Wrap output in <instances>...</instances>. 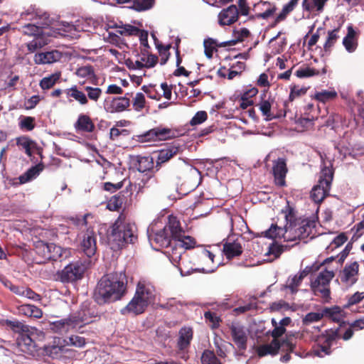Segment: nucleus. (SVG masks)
Masks as SVG:
<instances>
[{
    "instance_id": "f257e3e1",
    "label": "nucleus",
    "mask_w": 364,
    "mask_h": 364,
    "mask_svg": "<svg viewBox=\"0 0 364 364\" xmlns=\"http://www.w3.org/2000/svg\"><path fill=\"white\" fill-rule=\"evenodd\" d=\"M127 284L126 275L122 272L103 276L95 290V300L104 304L121 299L127 292Z\"/></svg>"
},
{
    "instance_id": "f03ea898",
    "label": "nucleus",
    "mask_w": 364,
    "mask_h": 364,
    "mask_svg": "<svg viewBox=\"0 0 364 364\" xmlns=\"http://www.w3.org/2000/svg\"><path fill=\"white\" fill-rule=\"evenodd\" d=\"M136 227L133 223L117 220L108 234V242L114 250L121 249L127 243H134L137 240Z\"/></svg>"
},
{
    "instance_id": "7ed1b4c3",
    "label": "nucleus",
    "mask_w": 364,
    "mask_h": 364,
    "mask_svg": "<svg viewBox=\"0 0 364 364\" xmlns=\"http://www.w3.org/2000/svg\"><path fill=\"white\" fill-rule=\"evenodd\" d=\"M149 230L148 232H149ZM180 234L179 220L176 217L171 215L166 225L154 233H149L151 245L156 250L161 247L168 248L174 237H178Z\"/></svg>"
},
{
    "instance_id": "20e7f679",
    "label": "nucleus",
    "mask_w": 364,
    "mask_h": 364,
    "mask_svg": "<svg viewBox=\"0 0 364 364\" xmlns=\"http://www.w3.org/2000/svg\"><path fill=\"white\" fill-rule=\"evenodd\" d=\"M333 172L331 164L322 168L318 183L316 185L311 192V198L316 203H320L328 195L331 184L333 180Z\"/></svg>"
},
{
    "instance_id": "39448f33",
    "label": "nucleus",
    "mask_w": 364,
    "mask_h": 364,
    "mask_svg": "<svg viewBox=\"0 0 364 364\" xmlns=\"http://www.w3.org/2000/svg\"><path fill=\"white\" fill-rule=\"evenodd\" d=\"M334 277L333 271L324 269L319 272L314 280L311 281V288L316 296L321 297L325 301L330 299V282Z\"/></svg>"
},
{
    "instance_id": "423d86ee",
    "label": "nucleus",
    "mask_w": 364,
    "mask_h": 364,
    "mask_svg": "<svg viewBox=\"0 0 364 364\" xmlns=\"http://www.w3.org/2000/svg\"><path fill=\"white\" fill-rule=\"evenodd\" d=\"M85 269L79 261L71 262L56 273L55 279L63 283L74 282L82 278Z\"/></svg>"
},
{
    "instance_id": "0eeeda50",
    "label": "nucleus",
    "mask_w": 364,
    "mask_h": 364,
    "mask_svg": "<svg viewBox=\"0 0 364 364\" xmlns=\"http://www.w3.org/2000/svg\"><path fill=\"white\" fill-rule=\"evenodd\" d=\"M36 248V252L47 260L67 258L71 255L70 249H63L54 243H45L41 241Z\"/></svg>"
},
{
    "instance_id": "6e6552de",
    "label": "nucleus",
    "mask_w": 364,
    "mask_h": 364,
    "mask_svg": "<svg viewBox=\"0 0 364 364\" xmlns=\"http://www.w3.org/2000/svg\"><path fill=\"white\" fill-rule=\"evenodd\" d=\"M90 321L83 316H72L68 318L55 321L51 323V328L55 332L63 333L80 326L82 323H88Z\"/></svg>"
},
{
    "instance_id": "1a4fd4ad",
    "label": "nucleus",
    "mask_w": 364,
    "mask_h": 364,
    "mask_svg": "<svg viewBox=\"0 0 364 364\" xmlns=\"http://www.w3.org/2000/svg\"><path fill=\"white\" fill-rule=\"evenodd\" d=\"M358 271L359 264L358 262L348 263L339 272L338 278L343 286L350 287L358 281Z\"/></svg>"
},
{
    "instance_id": "9d476101",
    "label": "nucleus",
    "mask_w": 364,
    "mask_h": 364,
    "mask_svg": "<svg viewBox=\"0 0 364 364\" xmlns=\"http://www.w3.org/2000/svg\"><path fill=\"white\" fill-rule=\"evenodd\" d=\"M135 294L149 306L154 301L156 290L149 282L140 279L137 284Z\"/></svg>"
},
{
    "instance_id": "9b49d317",
    "label": "nucleus",
    "mask_w": 364,
    "mask_h": 364,
    "mask_svg": "<svg viewBox=\"0 0 364 364\" xmlns=\"http://www.w3.org/2000/svg\"><path fill=\"white\" fill-rule=\"evenodd\" d=\"M281 346L282 345L277 339H273L270 343L259 346L257 351L259 357L267 355H274L277 354ZM282 346L289 351H293L294 348V345L288 341H284Z\"/></svg>"
},
{
    "instance_id": "f8f14e48",
    "label": "nucleus",
    "mask_w": 364,
    "mask_h": 364,
    "mask_svg": "<svg viewBox=\"0 0 364 364\" xmlns=\"http://www.w3.org/2000/svg\"><path fill=\"white\" fill-rule=\"evenodd\" d=\"M131 93L127 92L124 97H114L111 100H105V109L110 113L122 112L130 106L129 97Z\"/></svg>"
},
{
    "instance_id": "ddd939ff",
    "label": "nucleus",
    "mask_w": 364,
    "mask_h": 364,
    "mask_svg": "<svg viewBox=\"0 0 364 364\" xmlns=\"http://www.w3.org/2000/svg\"><path fill=\"white\" fill-rule=\"evenodd\" d=\"M80 249L84 254L91 257L97 251V236L92 230H87L82 236L80 242Z\"/></svg>"
},
{
    "instance_id": "4468645a",
    "label": "nucleus",
    "mask_w": 364,
    "mask_h": 364,
    "mask_svg": "<svg viewBox=\"0 0 364 364\" xmlns=\"http://www.w3.org/2000/svg\"><path fill=\"white\" fill-rule=\"evenodd\" d=\"M284 217L287 220V224L285 225V241H296V240L301 239L302 233L299 230L296 221H293L294 215L291 214L290 209L288 214L287 212H284Z\"/></svg>"
},
{
    "instance_id": "2eb2a0df",
    "label": "nucleus",
    "mask_w": 364,
    "mask_h": 364,
    "mask_svg": "<svg viewBox=\"0 0 364 364\" xmlns=\"http://www.w3.org/2000/svg\"><path fill=\"white\" fill-rule=\"evenodd\" d=\"M318 267H306L304 270L299 272L293 277H289L287 281L285 288L290 290L291 294L298 291V287L300 286L303 279L312 271H316Z\"/></svg>"
},
{
    "instance_id": "dca6fc26",
    "label": "nucleus",
    "mask_w": 364,
    "mask_h": 364,
    "mask_svg": "<svg viewBox=\"0 0 364 364\" xmlns=\"http://www.w3.org/2000/svg\"><path fill=\"white\" fill-rule=\"evenodd\" d=\"M231 336L235 345L240 349H245L247 341V334L244 326L239 323H232L230 326Z\"/></svg>"
},
{
    "instance_id": "f3484780",
    "label": "nucleus",
    "mask_w": 364,
    "mask_h": 364,
    "mask_svg": "<svg viewBox=\"0 0 364 364\" xmlns=\"http://www.w3.org/2000/svg\"><path fill=\"white\" fill-rule=\"evenodd\" d=\"M147 306L148 305L144 301L134 294L128 304L121 309V313L123 315H138L142 314Z\"/></svg>"
},
{
    "instance_id": "a211bd4d",
    "label": "nucleus",
    "mask_w": 364,
    "mask_h": 364,
    "mask_svg": "<svg viewBox=\"0 0 364 364\" xmlns=\"http://www.w3.org/2000/svg\"><path fill=\"white\" fill-rule=\"evenodd\" d=\"M62 58V53L57 50L37 53L35 54L33 60L36 64H50L57 62Z\"/></svg>"
},
{
    "instance_id": "6ab92c4d",
    "label": "nucleus",
    "mask_w": 364,
    "mask_h": 364,
    "mask_svg": "<svg viewBox=\"0 0 364 364\" xmlns=\"http://www.w3.org/2000/svg\"><path fill=\"white\" fill-rule=\"evenodd\" d=\"M146 140H166L174 136V132L168 128L156 127L144 134Z\"/></svg>"
},
{
    "instance_id": "aec40b11",
    "label": "nucleus",
    "mask_w": 364,
    "mask_h": 364,
    "mask_svg": "<svg viewBox=\"0 0 364 364\" xmlns=\"http://www.w3.org/2000/svg\"><path fill=\"white\" fill-rule=\"evenodd\" d=\"M157 60L158 58L156 55L148 54V50H142L141 55L131 63L132 64V68L134 69L151 68L156 65Z\"/></svg>"
},
{
    "instance_id": "412c9836",
    "label": "nucleus",
    "mask_w": 364,
    "mask_h": 364,
    "mask_svg": "<svg viewBox=\"0 0 364 364\" xmlns=\"http://www.w3.org/2000/svg\"><path fill=\"white\" fill-rule=\"evenodd\" d=\"M338 338V332L336 331H327L321 339L323 340V345L318 347L317 350H314V353L319 356L323 357V355H328L330 353V347L333 343Z\"/></svg>"
},
{
    "instance_id": "4be33fe9",
    "label": "nucleus",
    "mask_w": 364,
    "mask_h": 364,
    "mask_svg": "<svg viewBox=\"0 0 364 364\" xmlns=\"http://www.w3.org/2000/svg\"><path fill=\"white\" fill-rule=\"evenodd\" d=\"M219 23L221 26L230 25L238 18V10L236 6L231 5L223 9L218 15Z\"/></svg>"
},
{
    "instance_id": "5701e85b",
    "label": "nucleus",
    "mask_w": 364,
    "mask_h": 364,
    "mask_svg": "<svg viewBox=\"0 0 364 364\" xmlns=\"http://www.w3.org/2000/svg\"><path fill=\"white\" fill-rule=\"evenodd\" d=\"M287 172V165L284 159H278L273 166V173L275 182L279 186H284L285 176Z\"/></svg>"
},
{
    "instance_id": "b1692460",
    "label": "nucleus",
    "mask_w": 364,
    "mask_h": 364,
    "mask_svg": "<svg viewBox=\"0 0 364 364\" xmlns=\"http://www.w3.org/2000/svg\"><path fill=\"white\" fill-rule=\"evenodd\" d=\"M36 332H22L18 338V346L23 353H31L35 346L32 336Z\"/></svg>"
},
{
    "instance_id": "393cba45",
    "label": "nucleus",
    "mask_w": 364,
    "mask_h": 364,
    "mask_svg": "<svg viewBox=\"0 0 364 364\" xmlns=\"http://www.w3.org/2000/svg\"><path fill=\"white\" fill-rule=\"evenodd\" d=\"M243 249L240 240H228L223 245V252L228 259L240 256L242 253Z\"/></svg>"
},
{
    "instance_id": "a878e982",
    "label": "nucleus",
    "mask_w": 364,
    "mask_h": 364,
    "mask_svg": "<svg viewBox=\"0 0 364 364\" xmlns=\"http://www.w3.org/2000/svg\"><path fill=\"white\" fill-rule=\"evenodd\" d=\"M166 254L168 255L171 262L174 265H176L178 262L181 261L187 256L186 251L181 247L177 246L176 244L173 242V241L171 242V245L167 248Z\"/></svg>"
},
{
    "instance_id": "bb28decb",
    "label": "nucleus",
    "mask_w": 364,
    "mask_h": 364,
    "mask_svg": "<svg viewBox=\"0 0 364 364\" xmlns=\"http://www.w3.org/2000/svg\"><path fill=\"white\" fill-rule=\"evenodd\" d=\"M68 98H73L80 105L85 106L88 104V100L83 91L79 90L77 85H73L64 90Z\"/></svg>"
},
{
    "instance_id": "cd10ccee",
    "label": "nucleus",
    "mask_w": 364,
    "mask_h": 364,
    "mask_svg": "<svg viewBox=\"0 0 364 364\" xmlns=\"http://www.w3.org/2000/svg\"><path fill=\"white\" fill-rule=\"evenodd\" d=\"M75 128L77 131L92 132L95 129V124L89 116L81 114L75 124Z\"/></svg>"
},
{
    "instance_id": "c85d7f7f",
    "label": "nucleus",
    "mask_w": 364,
    "mask_h": 364,
    "mask_svg": "<svg viewBox=\"0 0 364 364\" xmlns=\"http://www.w3.org/2000/svg\"><path fill=\"white\" fill-rule=\"evenodd\" d=\"M343 45L346 50L349 53L354 52L358 46L356 32L352 26L348 27V33L343 39Z\"/></svg>"
},
{
    "instance_id": "c756f323",
    "label": "nucleus",
    "mask_w": 364,
    "mask_h": 364,
    "mask_svg": "<svg viewBox=\"0 0 364 364\" xmlns=\"http://www.w3.org/2000/svg\"><path fill=\"white\" fill-rule=\"evenodd\" d=\"M180 235L178 237H174L173 242L177 246L181 247L185 251L193 248L196 245V240L191 236L185 235V232L179 224Z\"/></svg>"
},
{
    "instance_id": "7c9ffc66",
    "label": "nucleus",
    "mask_w": 364,
    "mask_h": 364,
    "mask_svg": "<svg viewBox=\"0 0 364 364\" xmlns=\"http://www.w3.org/2000/svg\"><path fill=\"white\" fill-rule=\"evenodd\" d=\"M299 230L301 232V239H304L313 234L316 227V220L314 219L306 218L301 220H296Z\"/></svg>"
},
{
    "instance_id": "2f4dec72",
    "label": "nucleus",
    "mask_w": 364,
    "mask_h": 364,
    "mask_svg": "<svg viewBox=\"0 0 364 364\" xmlns=\"http://www.w3.org/2000/svg\"><path fill=\"white\" fill-rule=\"evenodd\" d=\"M250 35L248 29L242 28L239 30H234L232 33V38L230 41H225L220 43V46H235L239 42L243 41Z\"/></svg>"
},
{
    "instance_id": "473e14b6",
    "label": "nucleus",
    "mask_w": 364,
    "mask_h": 364,
    "mask_svg": "<svg viewBox=\"0 0 364 364\" xmlns=\"http://www.w3.org/2000/svg\"><path fill=\"white\" fill-rule=\"evenodd\" d=\"M16 144L25 150L28 156H32V151L37 149V144L28 136H20L16 138Z\"/></svg>"
},
{
    "instance_id": "72a5a7b5",
    "label": "nucleus",
    "mask_w": 364,
    "mask_h": 364,
    "mask_svg": "<svg viewBox=\"0 0 364 364\" xmlns=\"http://www.w3.org/2000/svg\"><path fill=\"white\" fill-rule=\"evenodd\" d=\"M4 324L9 326L14 331L21 333L22 332H36L37 329L36 328L31 327L28 325H25L23 323L17 321V320H5L4 321Z\"/></svg>"
},
{
    "instance_id": "f704fd0d",
    "label": "nucleus",
    "mask_w": 364,
    "mask_h": 364,
    "mask_svg": "<svg viewBox=\"0 0 364 364\" xmlns=\"http://www.w3.org/2000/svg\"><path fill=\"white\" fill-rule=\"evenodd\" d=\"M324 316L328 317L333 321L340 322L344 318V312L338 306H334L330 308H324L323 309Z\"/></svg>"
},
{
    "instance_id": "c9c22d12",
    "label": "nucleus",
    "mask_w": 364,
    "mask_h": 364,
    "mask_svg": "<svg viewBox=\"0 0 364 364\" xmlns=\"http://www.w3.org/2000/svg\"><path fill=\"white\" fill-rule=\"evenodd\" d=\"M193 338V331L191 328L183 327L179 331V339L178 345L180 349H184L189 344Z\"/></svg>"
},
{
    "instance_id": "e433bc0d",
    "label": "nucleus",
    "mask_w": 364,
    "mask_h": 364,
    "mask_svg": "<svg viewBox=\"0 0 364 364\" xmlns=\"http://www.w3.org/2000/svg\"><path fill=\"white\" fill-rule=\"evenodd\" d=\"M285 227L281 228L277 225H272L271 227L264 232V236L266 237L274 240L284 239V241H285Z\"/></svg>"
},
{
    "instance_id": "4c0bfd02",
    "label": "nucleus",
    "mask_w": 364,
    "mask_h": 364,
    "mask_svg": "<svg viewBox=\"0 0 364 364\" xmlns=\"http://www.w3.org/2000/svg\"><path fill=\"white\" fill-rule=\"evenodd\" d=\"M328 0H304L302 6L308 11H321Z\"/></svg>"
},
{
    "instance_id": "58836bf2",
    "label": "nucleus",
    "mask_w": 364,
    "mask_h": 364,
    "mask_svg": "<svg viewBox=\"0 0 364 364\" xmlns=\"http://www.w3.org/2000/svg\"><path fill=\"white\" fill-rule=\"evenodd\" d=\"M43 167L38 164L29 168L25 173L20 176L18 179L21 184L27 183L35 178L42 171Z\"/></svg>"
},
{
    "instance_id": "ea45409f",
    "label": "nucleus",
    "mask_w": 364,
    "mask_h": 364,
    "mask_svg": "<svg viewBox=\"0 0 364 364\" xmlns=\"http://www.w3.org/2000/svg\"><path fill=\"white\" fill-rule=\"evenodd\" d=\"M116 32L122 36H136L140 33V29L129 24H117Z\"/></svg>"
},
{
    "instance_id": "a19ab883",
    "label": "nucleus",
    "mask_w": 364,
    "mask_h": 364,
    "mask_svg": "<svg viewBox=\"0 0 364 364\" xmlns=\"http://www.w3.org/2000/svg\"><path fill=\"white\" fill-rule=\"evenodd\" d=\"M178 151V148L176 146H171L166 149L161 150L158 154L157 164H162L168 161Z\"/></svg>"
},
{
    "instance_id": "79ce46f5",
    "label": "nucleus",
    "mask_w": 364,
    "mask_h": 364,
    "mask_svg": "<svg viewBox=\"0 0 364 364\" xmlns=\"http://www.w3.org/2000/svg\"><path fill=\"white\" fill-rule=\"evenodd\" d=\"M336 97L337 92L333 89L329 90H323L319 92H316L314 94V98L323 103L333 100Z\"/></svg>"
},
{
    "instance_id": "37998d69",
    "label": "nucleus",
    "mask_w": 364,
    "mask_h": 364,
    "mask_svg": "<svg viewBox=\"0 0 364 364\" xmlns=\"http://www.w3.org/2000/svg\"><path fill=\"white\" fill-rule=\"evenodd\" d=\"M60 73H53L48 77H43L39 83L40 87L43 90H48L51 88L60 79Z\"/></svg>"
},
{
    "instance_id": "c03bdc74",
    "label": "nucleus",
    "mask_w": 364,
    "mask_h": 364,
    "mask_svg": "<svg viewBox=\"0 0 364 364\" xmlns=\"http://www.w3.org/2000/svg\"><path fill=\"white\" fill-rule=\"evenodd\" d=\"M340 28H337L328 32L327 39L323 45L325 50H329L339 38Z\"/></svg>"
},
{
    "instance_id": "a18cd8bd",
    "label": "nucleus",
    "mask_w": 364,
    "mask_h": 364,
    "mask_svg": "<svg viewBox=\"0 0 364 364\" xmlns=\"http://www.w3.org/2000/svg\"><path fill=\"white\" fill-rule=\"evenodd\" d=\"M83 90L87 92L86 96L87 100H90L95 102L99 100L102 94V90L97 87L85 86Z\"/></svg>"
},
{
    "instance_id": "49530a36",
    "label": "nucleus",
    "mask_w": 364,
    "mask_h": 364,
    "mask_svg": "<svg viewBox=\"0 0 364 364\" xmlns=\"http://www.w3.org/2000/svg\"><path fill=\"white\" fill-rule=\"evenodd\" d=\"M271 103L268 100H263L259 105V110L262 112L263 116L265 117L266 121H270L277 117L273 113L271 112Z\"/></svg>"
},
{
    "instance_id": "de8ad7c7",
    "label": "nucleus",
    "mask_w": 364,
    "mask_h": 364,
    "mask_svg": "<svg viewBox=\"0 0 364 364\" xmlns=\"http://www.w3.org/2000/svg\"><path fill=\"white\" fill-rule=\"evenodd\" d=\"M175 266L178 268L181 275L183 276L190 274L194 271V269L191 266V264L187 256L181 261L178 262Z\"/></svg>"
},
{
    "instance_id": "09e8293b",
    "label": "nucleus",
    "mask_w": 364,
    "mask_h": 364,
    "mask_svg": "<svg viewBox=\"0 0 364 364\" xmlns=\"http://www.w3.org/2000/svg\"><path fill=\"white\" fill-rule=\"evenodd\" d=\"M47 44L46 41L41 37H36L27 43L26 46L29 52L34 53Z\"/></svg>"
},
{
    "instance_id": "8fccbe9b",
    "label": "nucleus",
    "mask_w": 364,
    "mask_h": 364,
    "mask_svg": "<svg viewBox=\"0 0 364 364\" xmlns=\"http://www.w3.org/2000/svg\"><path fill=\"white\" fill-rule=\"evenodd\" d=\"M132 104L133 107L136 111H141L145 107L146 105V100L144 95L141 92H137L133 99Z\"/></svg>"
},
{
    "instance_id": "3c124183",
    "label": "nucleus",
    "mask_w": 364,
    "mask_h": 364,
    "mask_svg": "<svg viewBox=\"0 0 364 364\" xmlns=\"http://www.w3.org/2000/svg\"><path fill=\"white\" fill-rule=\"evenodd\" d=\"M202 364H221L213 351L205 350L201 357Z\"/></svg>"
},
{
    "instance_id": "603ef678",
    "label": "nucleus",
    "mask_w": 364,
    "mask_h": 364,
    "mask_svg": "<svg viewBox=\"0 0 364 364\" xmlns=\"http://www.w3.org/2000/svg\"><path fill=\"white\" fill-rule=\"evenodd\" d=\"M19 127L21 129L31 131L35 127V119L32 117H24L19 122Z\"/></svg>"
},
{
    "instance_id": "864d4df0",
    "label": "nucleus",
    "mask_w": 364,
    "mask_h": 364,
    "mask_svg": "<svg viewBox=\"0 0 364 364\" xmlns=\"http://www.w3.org/2000/svg\"><path fill=\"white\" fill-rule=\"evenodd\" d=\"M323 316V310L321 312H310L305 316L303 319V322L304 324L307 325L309 323L320 321Z\"/></svg>"
},
{
    "instance_id": "5fc2aeb1",
    "label": "nucleus",
    "mask_w": 364,
    "mask_h": 364,
    "mask_svg": "<svg viewBox=\"0 0 364 364\" xmlns=\"http://www.w3.org/2000/svg\"><path fill=\"white\" fill-rule=\"evenodd\" d=\"M133 7L137 11H144L150 9L154 0H132Z\"/></svg>"
},
{
    "instance_id": "6e6d98bb",
    "label": "nucleus",
    "mask_w": 364,
    "mask_h": 364,
    "mask_svg": "<svg viewBox=\"0 0 364 364\" xmlns=\"http://www.w3.org/2000/svg\"><path fill=\"white\" fill-rule=\"evenodd\" d=\"M204 48L205 55L208 58H211L213 54L215 46H218L216 41L212 38H208L204 41Z\"/></svg>"
},
{
    "instance_id": "4d7b16f0",
    "label": "nucleus",
    "mask_w": 364,
    "mask_h": 364,
    "mask_svg": "<svg viewBox=\"0 0 364 364\" xmlns=\"http://www.w3.org/2000/svg\"><path fill=\"white\" fill-rule=\"evenodd\" d=\"M76 75L80 77L92 78L94 76V70L90 65L82 66L77 70Z\"/></svg>"
},
{
    "instance_id": "13d9d810",
    "label": "nucleus",
    "mask_w": 364,
    "mask_h": 364,
    "mask_svg": "<svg viewBox=\"0 0 364 364\" xmlns=\"http://www.w3.org/2000/svg\"><path fill=\"white\" fill-rule=\"evenodd\" d=\"M208 118V114L205 111H198L196 113L190 122L191 126H196L202 124Z\"/></svg>"
},
{
    "instance_id": "bf43d9fd",
    "label": "nucleus",
    "mask_w": 364,
    "mask_h": 364,
    "mask_svg": "<svg viewBox=\"0 0 364 364\" xmlns=\"http://www.w3.org/2000/svg\"><path fill=\"white\" fill-rule=\"evenodd\" d=\"M61 27L58 28L61 31L60 34L63 36H73L76 28L73 24L67 22H62Z\"/></svg>"
},
{
    "instance_id": "052dcab7",
    "label": "nucleus",
    "mask_w": 364,
    "mask_h": 364,
    "mask_svg": "<svg viewBox=\"0 0 364 364\" xmlns=\"http://www.w3.org/2000/svg\"><path fill=\"white\" fill-rule=\"evenodd\" d=\"M316 74H318V71L310 68H301L295 73V75L299 78L309 77Z\"/></svg>"
},
{
    "instance_id": "680f3d73",
    "label": "nucleus",
    "mask_w": 364,
    "mask_h": 364,
    "mask_svg": "<svg viewBox=\"0 0 364 364\" xmlns=\"http://www.w3.org/2000/svg\"><path fill=\"white\" fill-rule=\"evenodd\" d=\"M23 33L28 36H36L40 33L41 28L34 24H26L23 27Z\"/></svg>"
},
{
    "instance_id": "e2e57ef3",
    "label": "nucleus",
    "mask_w": 364,
    "mask_h": 364,
    "mask_svg": "<svg viewBox=\"0 0 364 364\" xmlns=\"http://www.w3.org/2000/svg\"><path fill=\"white\" fill-rule=\"evenodd\" d=\"M363 299H364V292L357 291L354 294L351 295L348 299L347 306H350L352 305H355V304L359 303L360 301H361Z\"/></svg>"
},
{
    "instance_id": "0e129e2a",
    "label": "nucleus",
    "mask_w": 364,
    "mask_h": 364,
    "mask_svg": "<svg viewBox=\"0 0 364 364\" xmlns=\"http://www.w3.org/2000/svg\"><path fill=\"white\" fill-rule=\"evenodd\" d=\"M22 296L35 301H38L41 299V296L39 294H36L29 288H24Z\"/></svg>"
},
{
    "instance_id": "69168bd1",
    "label": "nucleus",
    "mask_w": 364,
    "mask_h": 364,
    "mask_svg": "<svg viewBox=\"0 0 364 364\" xmlns=\"http://www.w3.org/2000/svg\"><path fill=\"white\" fill-rule=\"evenodd\" d=\"M69 342L71 346L75 347H82L85 344V338L79 336H72L69 338Z\"/></svg>"
},
{
    "instance_id": "338daca9",
    "label": "nucleus",
    "mask_w": 364,
    "mask_h": 364,
    "mask_svg": "<svg viewBox=\"0 0 364 364\" xmlns=\"http://www.w3.org/2000/svg\"><path fill=\"white\" fill-rule=\"evenodd\" d=\"M136 36L139 37L141 45L144 47L142 50L146 51L147 49L149 48L148 44V32L143 30H140V33H139Z\"/></svg>"
},
{
    "instance_id": "774afa93",
    "label": "nucleus",
    "mask_w": 364,
    "mask_h": 364,
    "mask_svg": "<svg viewBox=\"0 0 364 364\" xmlns=\"http://www.w3.org/2000/svg\"><path fill=\"white\" fill-rule=\"evenodd\" d=\"M204 317L207 321H209L212 323V327H215L218 325L219 318L217 316L216 314L210 311H207L204 314Z\"/></svg>"
}]
</instances>
